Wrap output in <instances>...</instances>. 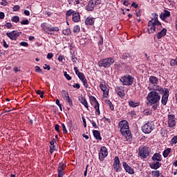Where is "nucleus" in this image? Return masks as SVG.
<instances>
[{"label": "nucleus", "mask_w": 177, "mask_h": 177, "mask_svg": "<svg viewBox=\"0 0 177 177\" xmlns=\"http://www.w3.org/2000/svg\"><path fill=\"white\" fill-rule=\"evenodd\" d=\"M161 99V95L160 93L157 92V90H153L149 92L147 96V100L149 102V104L152 106V110L156 111L160 106V100Z\"/></svg>", "instance_id": "obj_1"}, {"label": "nucleus", "mask_w": 177, "mask_h": 177, "mask_svg": "<svg viewBox=\"0 0 177 177\" xmlns=\"http://www.w3.org/2000/svg\"><path fill=\"white\" fill-rule=\"evenodd\" d=\"M118 128L120 129V132H121L122 136H124L127 141L132 139V133L129 129V123H128V121L121 120L118 123Z\"/></svg>", "instance_id": "obj_2"}, {"label": "nucleus", "mask_w": 177, "mask_h": 177, "mask_svg": "<svg viewBox=\"0 0 177 177\" xmlns=\"http://www.w3.org/2000/svg\"><path fill=\"white\" fill-rule=\"evenodd\" d=\"M148 27L149 28H148L149 34L150 32H156V31H158L162 27L161 23L158 21V15L156 13L153 14V18L148 22Z\"/></svg>", "instance_id": "obj_3"}, {"label": "nucleus", "mask_w": 177, "mask_h": 177, "mask_svg": "<svg viewBox=\"0 0 177 177\" xmlns=\"http://www.w3.org/2000/svg\"><path fill=\"white\" fill-rule=\"evenodd\" d=\"M149 86L148 87V89L149 91H158V92H164V88L158 85V78L156 76H150L149 79ZM151 85V88H150V86Z\"/></svg>", "instance_id": "obj_4"}, {"label": "nucleus", "mask_w": 177, "mask_h": 177, "mask_svg": "<svg viewBox=\"0 0 177 177\" xmlns=\"http://www.w3.org/2000/svg\"><path fill=\"white\" fill-rule=\"evenodd\" d=\"M114 62L115 60L111 57L104 58L98 62V66L99 67H104V68H109L110 66L114 64Z\"/></svg>", "instance_id": "obj_5"}, {"label": "nucleus", "mask_w": 177, "mask_h": 177, "mask_svg": "<svg viewBox=\"0 0 177 177\" xmlns=\"http://www.w3.org/2000/svg\"><path fill=\"white\" fill-rule=\"evenodd\" d=\"M138 156L142 160L147 158L150 156L149 147L141 146L138 149Z\"/></svg>", "instance_id": "obj_6"}, {"label": "nucleus", "mask_w": 177, "mask_h": 177, "mask_svg": "<svg viewBox=\"0 0 177 177\" xmlns=\"http://www.w3.org/2000/svg\"><path fill=\"white\" fill-rule=\"evenodd\" d=\"M123 85L129 86L133 84V77L129 75H124L120 79Z\"/></svg>", "instance_id": "obj_7"}, {"label": "nucleus", "mask_w": 177, "mask_h": 177, "mask_svg": "<svg viewBox=\"0 0 177 177\" xmlns=\"http://www.w3.org/2000/svg\"><path fill=\"white\" fill-rule=\"evenodd\" d=\"M153 129H154V122H147L142 127V131L144 133H151Z\"/></svg>", "instance_id": "obj_8"}, {"label": "nucleus", "mask_w": 177, "mask_h": 177, "mask_svg": "<svg viewBox=\"0 0 177 177\" xmlns=\"http://www.w3.org/2000/svg\"><path fill=\"white\" fill-rule=\"evenodd\" d=\"M108 155L109 152L107 151V148L106 147H101L99 153V160L103 161Z\"/></svg>", "instance_id": "obj_9"}, {"label": "nucleus", "mask_w": 177, "mask_h": 177, "mask_svg": "<svg viewBox=\"0 0 177 177\" xmlns=\"http://www.w3.org/2000/svg\"><path fill=\"white\" fill-rule=\"evenodd\" d=\"M160 93L163 94L162 96L161 102L164 106L167 104L168 102V97L169 96V91L167 88H163V92H159Z\"/></svg>", "instance_id": "obj_10"}, {"label": "nucleus", "mask_w": 177, "mask_h": 177, "mask_svg": "<svg viewBox=\"0 0 177 177\" xmlns=\"http://www.w3.org/2000/svg\"><path fill=\"white\" fill-rule=\"evenodd\" d=\"M20 34H21V32L13 30L12 32H8L6 35L10 39H12V41H16V39L20 37Z\"/></svg>", "instance_id": "obj_11"}, {"label": "nucleus", "mask_w": 177, "mask_h": 177, "mask_svg": "<svg viewBox=\"0 0 177 177\" xmlns=\"http://www.w3.org/2000/svg\"><path fill=\"white\" fill-rule=\"evenodd\" d=\"M167 119L168 126L169 128H174V127L176 125V118H175V115H168Z\"/></svg>", "instance_id": "obj_12"}, {"label": "nucleus", "mask_w": 177, "mask_h": 177, "mask_svg": "<svg viewBox=\"0 0 177 177\" xmlns=\"http://www.w3.org/2000/svg\"><path fill=\"white\" fill-rule=\"evenodd\" d=\"M113 165V168L116 172H120L121 171V165H120V158L118 156H115Z\"/></svg>", "instance_id": "obj_13"}, {"label": "nucleus", "mask_w": 177, "mask_h": 177, "mask_svg": "<svg viewBox=\"0 0 177 177\" xmlns=\"http://www.w3.org/2000/svg\"><path fill=\"white\" fill-rule=\"evenodd\" d=\"M100 88L103 92V97H107L109 96V89L103 82L100 83Z\"/></svg>", "instance_id": "obj_14"}, {"label": "nucleus", "mask_w": 177, "mask_h": 177, "mask_svg": "<svg viewBox=\"0 0 177 177\" xmlns=\"http://www.w3.org/2000/svg\"><path fill=\"white\" fill-rule=\"evenodd\" d=\"M122 165H123L124 171H126V172H127V174H129V175H133V174H135L133 169H132V167H131V166L128 165L127 164V162H123Z\"/></svg>", "instance_id": "obj_15"}, {"label": "nucleus", "mask_w": 177, "mask_h": 177, "mask_svg": "<svg viewBox=\"0 0 177 177\" xmlns=\"http://www.w3.org/2000/svg\"><path fill=\"white\" fill-rule=\"evenodd\" d=\"M92 102L95 103L94 109H95V114L100 115V109L99 106V102L96 100V97H92Z\"/></svg>", "instance_id": "obj_16"}, {"label": "nucleus", "mask_w": 177, "mask_h": 177, "mask_svg": "<svg viewBox=\"0 0 177 177\" xmlns=\"http://www.w3.org/2000/svg\"><path fill=\"white\" fill-rule=\"evenodd\" d=\"M74 71L75 73L76 74V75H77L78 78L80 80V81L84 80L85 77V75H84L83 73L80 72V70H78V67H74Z\"/></svg>", "instance_id": "obj_17"}, {"label": "nucleus", "mask_w": 177, "mask_h": 177, "mask_svg": "<svg viewBox=\"0 0 177 177\" xmlns=\"http://www.w3.org/2000/svg\"><path fill=\"white\" fill-rule=\"evenodd\" d=\"M41 26L42 30H44V31L47 32V34H50V35H52V32H50V25H48L47 23H43V24H41Z\"/></svg>", "instance_id": "obj_18"}, {"label": "nucleus", "mask_w": 177, "mask_h": 177, "mask_svg": "<svg viewBox=\"0 0 177 177\" xmlns=\"http://www.w3.org/2000/svg\"><path fill=\"white\" fill-rule=\"evenodd\" d=\"M72 20L74 23H78L81 21V15H80V12H77L75 11L73 15H72Z\"/></svg>", "instance_id": "obj_19"}, {"label": "nucleus", "mask_w": 177, "mask_h": 177, "mask_svg": "<svg viewBox=\"0 0 177 177\" xmlns=\"http://www.w3.org/2000/svg\"><path fill=\"white\" fill-rule=\"evenodd\" d=\"M95 3H93V0H90L86 6V10H88V12H92V10L95 9Z\"/></svg>", "instance_id": "obj_20"}, {"label": "nucleus", "mask_w": 177, "mask_h": 177, "mask_svg": "<svg viewBox=\"0 0 177 177\" xmlns=\"http://www.w3.org/2000/svg\"><path fill=\"white\" fill-rule=\"evenodd\" d=\"M115 92H117L118 96L120 97H122L124 96L125 93H124V89H122V86H118L115 89Z\"/></svg>", "instance_id": "obj_21"}, {"label": "nucleus", "mask_w": 177, "mask_h": 177, "mask_svg": "<svg viewBox=\"0 0 177 177\" xmlns=\"http://www.w3.org/2000/svg\"><path fill=\"white\" fill-rule=\"evenodd\" d=\"M94 24H95V18L88 17L85 20L86 26H93Z\"/></svg>", "instance_id": "obj_22"}, {"label": "nucleus", "mask_w": 177, "mask_h": 177, "mask_svg": "<svg viewBox=\"0 0 177 177\" xmlns=\"http://www.w3.org/2000/svg\"><path fill=\"white\" fill-rule=\"evenodd\" d=\"M165 35H167V30L165 28H162V30L157 34L158 39H161V38L162 37H165Z\"/></svg>", "instance_id": "obj_23"}, {"label": "nucleus", "mask_w": 177, "mask_h": 177, "mask_svg": "<svg viewBox=\"0 0 177 177\" xmlns=\"http://www.w3.org/2000/svg\"><path fill=\"white\" fill-rule=\"evenodd\" d=\"M169 16H171V12H169V11L165 10L164 13H162L160 15V17L162 20H165V19H167V17H169Z\"/></svg>", "instance_id": "obj_24"}, {"label": "nucleus", "mask_w": 177, "mask_h": 177, "mask_svg": "<svg viewBox=\"0 0 177 177\" xmlns=\"http://www.w3.org/2000/svg\"><path fill=\"white\" fill-rule=\"evenodd\" d=\"M93 136L97 140H102V136H100V131L97 130L93 131Z\"/></svg>", "instance_id": "obj_25"}, {"label": "nucleus", "mask_w": 177, "mask_h": 177, "mask_svg": "<svg viewBox=\"0 0 177 177\" xmlns=\"http://www.w3.org/2000/svg\"><path fill=\"white\" fill-rule=\"evenodd\" d=\"M153 161H161L162 158H161V155L160 153H154L152 156Z\"/></svg>", "instance_id": "obj_26"}, {"label": "nucleus", "mask_w": 177, "mask_h": 177, "mask_svg": "<svg viewBox=\"0 0 177 177\" xmlns=\"http://www.w3.org/2000/svg\"><path fill=\"white\" fill-rule=\"evenodd\" d=\"M79 101L80 102V103H82V104H83V106H84V107H86V109H88V101H86L85 98L80 97L79 98Z\"/></svg>", "instance_id": "obj_27"}, {"label": "nucleus", "mask_w": 177, "mask_h": 177, "mask_svg": "<svg viewBox=\"0 0 177 177\" xmlns=\"http://www.w3.org/2000/svg\"><path fill=\"white\" fill-rule=\"evenodd\" d=\"M150 167L152 169H158V168L161 167V163H160L159 162H156V163L151 164Z\"/></svg>", "instance_id": "obj_28"}, {"label": "nucleus", "mask_w": 177, "mask_h": 177, "mask_svg": "<svg viewBox=\"0 0 177 177\" xmlns=\"http://www.w3.org/2000/svg\"><path fill=\"white\" fill-rule=\"evenodd\" d=\"M140 104V102H135L131 100L129 101V106H130L131 107H138V106H139Z\"/></svg>", "instance_id": "obj_29"}, {"label": "nucleus", "mask_w": 177, "mask_h": 177, "mask_svg": "<svg viewBox=\"0 0 177 177\" xmlns=\"http://www.w3.org/2000/svg\"><path fill=\"white\" fill-rule=\"evenodd\" d=\"M169 153H171V148H168V149H165L163 151V157H165V158H167V157H168V156H169Z\"/></svg>", "instance_id": "obj_30"}, {"label": "nucleus", "mask_w": 177, "mask_h": 177, "mask_svg": "<svg viewBox=\"0 0 177 177\" xmlns=\"http://www.w3.org/2000/svg\"><path fill=\"white\" fill-rule=\"evenodd\" d=\"M62 97H64V99H67V97H70L68 92H67V91H65V90L62 91Z\"/></svg>", "instance_id": "obj_31"}, {"label": "nucleus", "mask_w": 177, "mask_h": 177, "mask_svg": "<svg viewBox=\"0 0 177 177\" xmlns=\"http://www.w3.org/2000/svg\"><path fill=\"white\" fill-rule=\"evenodd\" d=\"M151 175H153V176H156V177H160L162 176L161 174L160 173V171L158 170L152 171Z\"/></svg>", "instance_id": "obj_32"}, {"label": "nucleus", "mask_w": 177, "mask_h": 177, "mask_svg": "<svg viewBox=\"0 0 177 177\" xmlns=\"http://www.w3.org/2000/svg\"><path fill=\"white\" fill-rule=\"evenodd\" d=\"M64 169H66V165H64V163L63 162H60L59 164V167H58V171H64Z\"/></svg>", "instance_id": "obj_33"}, {"label": "nucleus", "mask_w": 177, "mask_h": 177, "mask_svg": "<svg viewBox=\"0 0 177 177\" xmlns=\"http://www.w3.org/2000/svg\"><path fill=\"white\" fill-rule=\"evenodd\" d=\"M80 31H81V28L80 27V26L77 25V26H74L73 32H75V34H78V32H80Z\"/></svg>", "instance_id": "obj_34"}, {"label": "nucleus", "mask_w": 177, "mask_h": 177, "mask_svg": "<svg viewBox=\"0 0 177 177\" xmlns=\"http://www.w3.org/2000/svg\"><path fill=\"white\" fill-rule=\"evenodd\" d=\"M75 13V11L73 10H69L68 11H66V17H70V16L73 15V14Z\"/></svg>", "instance_id": "obj_35"}, {"label": "nucleus", "mask_w": 177, "mask_h": 177, "mask_svg": "<svg viewBox=\"0 0 177 177\" xmlns=\"http://www.w3.org/2000/svg\"><path fill=\"white\" fill-rule=\"evenodd\" d=\"M62 32L64 35H70V34H71V30H70V28H66L65 30H63Z\"/></svg>", "instance_id": "obj_36"}, {"label": "nucleus", "mask_w": 177, "mask_h": 177, "mask_svg": "<svg viewBox=\"0 0 177 177\" xmlns=\"http://www.w3.org/2000/svg\"><path fill=\"white\" fill-rule=\"evenodd\" d=\"M128 115H130L131 118H135L136 117V112L135 111H131L128 113Z\"/></svg>", "instance_id": "obj_37"}, {"label": "nucleus", "mask_w": 177, "mask_h": 177, "mask_svg": "<svg viewBox=\"0 0 177 177\" xmlns=\"http://www.w3.org/2000/svg\"><path fill=\"white\" fill-rule=\"evenodd\" d=\"M12 21L14 23H19V21H20V17H19V16H14L12 18Z\"/></svg>", "instance_id": "obj_38"}, {"label": "nucleus", "mask_w": 177, "mask_h": 177, "mask_svg": "<svg viewBox=\"0 0 177 177\" xmlns=\"http://www.w3.org/2000/svg\"><path fill=\"white\" fill-rule=\"evenodd\" d=\"M81 81H82L84 88H87L88 85V80H86V78L85 77L84 79H83Z\"/></svg>", "instance_id": "obj_39"}, {"label": "nucleus", "mask_w": 177, "mask_h": 177, "mask_svg": "<svg viewBox=\"0 0 177 177\" xmlns=\"http://www.w3.org/2000/svg\"><path fill=\"white\" fill-rule=\"evenodd\" d=\"M177 143V136H174L171 140V145H176Z\"/></svg>", "instance_id": "obj_40"}, {"label": "nucleus", "mask_w": 177, "mask_h": 177, "mask_svg": "<svg viewBox=\"0 0 177 177\" xmlns=\"http://www.w3.org/2000/svg\"><path fill=\"white\" fill-rule=\"evenodd\" d=\"M28 120L30 122V124H34V121L37 120V118H35L34 115H31L28 117Z\"/></svg>", "instance_id": "obj_41"}, {"label": "nucleus", "mask_w": 177, "mask_h": 177, "mask_svg": "<svg viewBox=\"0 0 177 177\" xmlns=\"http://www.w3.org/2000/svg\"><path fill=\"white\" fill-rule=\"evenodd\" d=\"M66 101L67 102V103H68L71 107H73V100H71V98H70V97L66 98Z\"/></svg>", "instance_id": "obj_42"}, {"label": "nucleus", "mask_w": 177, "mask_h": 177, "mask_svg": "<svg viewBox=\"0 0 177 177\" xmlns=\"http://www.w3.org/2000/svg\"><path fill=\"white\" fill-rule=\"evenodd\" d=\"M106 104L109 106V109H111L112 111L114 110V106L113 105V103H111V101L107 100Z\"/></svg>", "instance_id": "obj_43"}, {"label": "nucleus", "mask_w": 177, "mask_h": 177, "mask_svg": "<svg viewBox=\"0 0 177 177\" xmlns=\"http://www.w3.org/2000/svg\"><path fill=\"white\" fill-rule=\"evenodd\" d=\"M35 71L36 73H39L40 74H42L44 72L42 71V69H41V68L38 66H36L35 67Z\"/></svg>", "instance_id": "obj_44"}, {"label": "nucleus", "mask_w": 177, "mask_h": 177, "mask_svg": "<svg viewBox=\"0 0 177 177\" xmlns=\"http://www.w3.org/2000/svg\"><path fill=\"white\" fill-rule=\"evenodd\" d=\"M52 31H56L57 32L59 31V28L57 26L55 27L50 26V32H52Z\"/></svg>", "instance_id": "obj_45"}, {"label": "nucleus", "mask_w": 177, "mask_h": 177, "mask_svg": "<svg viewBox=\"0 0 177 177\" xmlns=\"http://www.w3.org/2000/svg\"><path fill=\"white\" fill-rule=\"evenodd\" d=\"M64 75L65 78H66L68 80V81H71V76H70V75H68L67 73V72H64Z\"/></svg>", "instance_id": "obj_46"}, {"label": "nucleus", "mask_w": 177, "mask_h": 177, "mask_svg": "<svg viewBox=\"0 0 177 177\" xmlns=\"http://www.w3.org/2000/svg\"><path fill=\"white\" fill-rule=\"evenodd\" d=\"M12 9L14 12H19V10H20V6L19 5L14 6Z\"/></svg>", "instance_id": "obj_47"}, {"label": "nucleus", "mask_w": 177, "mask_h": 177, "mask_svg": "<svg viewBox=\"0 0 177 177\" xmlns=\"http://www.w3.org/2000/svg\"><path fill=\"white\" fill-rule=\"evenodd\" d=\"M130 57H131V55H129V54H128L127 53H124L123 54H122V59H128Z\"/></svg>", "instance_id": "obj_48"}, {"label": "nucleus", "mask_w": 177, "mask_h": 177, "mask_svg": "<svg viewBox=\"0 0 177 177\" xmlns=\"http://www.w3.org/2000/svg\"><path fill=\"white\" fill-rule=\"evenodd\" d=\"M170 64L172 67H175V66H176V59H171Z\"/></svg>", "instance_id": "obj_49"}, {"label": "nucleus", "mask_w": 177, "mask_h": 177, "mask_svg": "<svg viewBox=\"0 0 177 177\" xmlns=\"http://www.w3.org/2000/svg\"><path fill=\"white\" fill-rule=\"evenodd\" d=\"M62 127L63 128V132L64 133H68V131H67V129L66 128V125H64V123L62 124Z\"/></svg>", "instance_id": "obj_50"}, {"label": "nucleus", "mask_w": 177, "mask_h": 177, "mask_svg": "<svg viewBox=\"0 0 177 177\" xmlns=\"http://www.w3.org/2000/svg\"><path fill=\"white\" fill-rule=\"evenodd\" d=\"M29 23H30V21H28V19L23 20L22 21H21V24L22 26H26V25L28 24Z\"/></svg>", "instance_id": "obj_51"}, {"label": "nucleus", "mask_w": 177, "mask_h": 177, "mask_svg": "<svg viewBox=\"0 0 177 177\" xmlns=\"http://www.w3.org/2000/svg\"><path fill=\"white\" fill-rule=\"evenodd\" d=\"M37 94L40 95V97H44V91H41V90H38L37 91Z\"/></svg>", "instance_id": "obj_52"}, {"label": "nucleus", "mask_w": 177, "mask_h": 177, "mask_svg": "<svg viewBox=\"0 0 177 177\" xmlns=\"http://www.w3.org/2000/svg\"><path fill=\"white\" fill-rule=\"evenodd\" d=\"M91 124L93 127V128H95V129H97L99 128V127H97V124H96V122L95 121H91Z\"/></svg>", "instance_id": "obj_53"}, {"label": "nucleus", "mask_w": 177, "mask_h": 177, "mask_svg": "<svg viewBox=\"0 0 177 177\" xmlns=\"http://www.w3.org/2000/svg\"><path fill=\"white\" fill-rule=\"evenodd\" d=\"M64 175V171H58V176L57 177H63Z\"/></svg>", "instance_id": "obj_54"}, {"label": "nucleus", "mask_w": 177, "mask_h": 177, "mask_svg": "<svg viewBox=\"0 0 177 177\" xmlns=\"http://www.w3.org/2000/svg\"><path fill=\"white\" fill-rule=\"evenodd\" d=\"M73 88H76V89H80L81 88V86L78 83H75V84L73 85Z\"/></svg>", "instance_id": "obj_55"}, {"label": "nucleus", "mask_w": 177, "mask_h": 177, "mask_svg": "<svg viewBox=\"0 0 177 177\" xmlns=\"http://www.w3.org/2000/svg\"><path fill=\"white\" fill-rule=\"evenodd\" d=\"M60 126L59 124H55V129L57 131V132H60Z\"/></svg>", "instance_id": "obj_56"}, {"label": "nucleus", "mask_w": 177, "mask_h": 177, "mask_svg": "<svg viewBox=\"0 0 177 177\" xmlns=\"http://www.w3.org/2000/svg\"><path fill=\"white\" fill-rule=\"evenodd\" d=\"M8 1H6V0H3L1 3V5H2L3 6H8Z\"/></svg>", "instance_id": "obj_57"}, {"label": "nucleus", "mask_w": 177, "mask_h": 177, "mask_svg": "<svg viewBox=\"0 0 177 177\" xmlns=\"http://www.w3.org/2000/svg\"><path fill=\"white\" fill-rule=\"evenodd\" d=\"M52 57H53V53H48V55H47V59H52Z\"/></svg>", "instance_id": "obj_58"}, {"label": "nucleus", "mask_w": 177, "mask_h": 177, "mask_svg": "<svg viewBox=\"0 0 177 177\" xmlns=\"http://www.w3.org/2000/svg\"><path fill=\"white\" fill-rule=\"evenodd\" d=\"M20 45L21 46H28V43H27V42H26V41H22V42H21L20 43Z\"/></svg>", "instance_id": "obj_59"}, {"label": "nucleus", "mask_w": 177, "mask_h": 177, "mask_svg": "<svg viewBox=\"0 0 177 177\" xmlns=\"http://www.w3.org/2000/svg\"><path fill=\"white\" fill-rule=\"evenodd\" d=\"M44 70H48V71H49V70H50V66L49 65L45 64L44 66Z\"/></svg>", "instance_id": "obj_60"}, {"label": "nucleus", "mask_w": 177, "mask_h": 177, "mask_svg": "<svg viewBox=\"0 0 177 177\" xmlns=\"http://www.w3.org/2000/svg\"><path fill=\"white\" fill-rule=\"evenodd\" d=\"M5 19V13H3V12H0V19L2 20Z\"/></svg>", "instance_id": "obj_61"}, {"label": "nucleus", "mask_w": 177, "mask_h": 177, "mask_svg": "<svg viewBox=\"0 0 177 177\" xmlns=\"http://www.w3.org/2000/svg\"><path fill=\"white\" fill-rule=\"evenodd\" d=\"M58 60H59V62H63V60H64V56H63V55H59V56L58 57Z\"/></svg>", "instance_id": "obj_62"}, {"label": "nucleus", "mask_w": 177, "mask_h": 177, "mask_svg": "<svg viewBox=\"0 0 177 177\" xmlns=\"http://www.w3.org/2000/svg\"><path fill=\"white\" fill-rule=\"evenodd\" d=\"M12 26L11 23L8 22L6 24V27H7V28H12Z\"/></svg>", "instance_id": "obj_63"}, {"label": "nucleus", "mask_w": 177, "mask_h": 177, "mask_svg": "<svg viewBox=\"0 0 177 177\" xmlns=\"http://www.w3.org/2000/svg\"><path fill=\"white\" fill-rule=\"evenodd\" d=\"M50 146H56V141H55V140H53L52 141H50Z\"/></svg>", "instance_id": "obj_64"}]
</instances>
